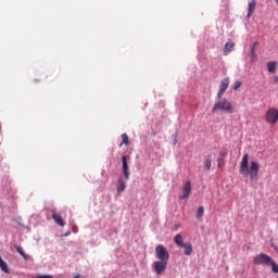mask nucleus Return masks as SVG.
<instances>
[{"instance_id":"obj_1","label":"nucleus","mask_w":278,"mask_h":278,"mask_svg":"<svg viewBox=\"0 0 278 278\" xmlns=\"http://www.w3.org/2000/svg\"><path fill=\"white\" fill-rule=\"evenodd\" d=\"M239 173L243 177H250V179L256 180L260 175V163L251 161L249 167V153H245L241 160Z\"/></svg>"},{"instance_id":"obj_2","label":"nucleus","mask_w":278,"mask_h":278,"mask_svg":"<svg viewBox=\"0 0 278 278\" xmlns=\"http://www.w3.org/2000/svg\"><path fill=\"white\" fill-rule=\"evenodd\" d=\"M227 112L228 114H233V105L226 98H218L215 102L212 112Z\"/></svg>"},{"instance_id":"obj_3","label":"nucleus","mask_w":278,"mask_h":278,"mask_svg":"<svg viewBox=\"0 0 278 278\" xmlns=\"http://www.w3.org/2000/svg\"><path fill=\"white\" fill-rule=\"evenodd\" d=\"M273 262V257H270L268 254L266 253H261L257 254L256 256H254L253 258V263L256 266H270V263Z\"/></svg>"},{"instance_id":"obj_4","label":"nucleus","mask_w":278,"mask_h":278,"mask_svg":"<svg viewBox=\"0 0 278 278\" xmlns=\"http://www.w3.org/2000/svg\"><path fill=\"white\" fill-rule=\"evenodd\" d=\"M155 253L159 262H168V260H170L168 250H166V248H164L162 244L156 245Z\"/></svg>"},{"instance_id":"obj_5","label":"nucleus","mask_w":278,"mask_h":278,"mask_svg":"<svg viewBox=\"0 0 278 278\" xmlns=\"http://www.w3.org/2000/svg\"><path fill=\"white\" fill-rule=\"evenodd\" d=\"M265 121L268 125H277L278 110L276 108H269L266 112Z\"/></svg>"},{"instance_id":"obj_6","label":"nucleus","mask_w":278,"mask_h":278,"mask_svg":"<svg viewBox=\"0 0 278 278\" xmlns=\"http://www.w3.org/2000/svg\"><path fill=\"white\" fill-rule=\"evenodd\" d=\"M168 266V262L166 261H156L153 263L152 268L154 269V273L156 275H164V273L166 271V268Z\"/></svg>"},{"instance_id":"obj_7","label":"nucleus","mask_w":278,"mask_h":278,"mask_svg":"<svg viewBox=\"0 0 278 278\" xmlns=\"http://www.w3.org/2000/svg\"><path fill=\"white\" fill-rule=\"evenodd\" d=\"M192 194V182L190 180H187L182 188V194L179 195V199H190V195Z\"/></svg>"},{"instance_id":"obj_8","label":"nucleus","mask_w":278,"mask_h":278,"mask_svg":"<svg viewBox=\"0 0 278 278\" xmlns=\"http://www.w3.org/2000/svg\"><path fill=\"white\" fill-rule=\"evenodd\" d=\"M229 84H230L229 77H226L220 81L217 99H222L225 92H227V88H229Z\"/></svg>"},{"instance_id":"obj_9","label":"nucleus","mask_w":278,"mask_h":278,"mask_svg":"<svg viewBox=\"0 0 278 278\" xmlns=\"http://www.w3.org/2000/svg\"><path fill=\"white\" fill-rule=\"evenodd\" d=\"M122 170L126 180L129 179V164L127 163V156L122 155Z\"/></svg>"},{"instance_id":"obj_10","label":"nucleus","mask_w":278,"mask_h":278,"mask_svg":"<svg viewBox=\"0 0 278 278\" xmlns=\"http://www.w3.org/2000/svg\"><path fill=\"white\" fill-rule=\"evenodd\" d=\"M52 220L59 225V227H64L65 223L62 218V215L55 213V210H52Z\"/></svg>"},{"instance_id":"obj_11","label":"nucleus","mask_w":278,"mask_h":278,"mask_svg":"<svg viewBox=\"0 0 278 278\" xmlns=\"http://www.w3.org/2000/svg\"><path fill=\"white\" fill-rule=\"evenodd\" d=\"M255 5H257V2L255 0H251V2H249L248 18H251V16H253V13L255 12Z\"/></svg>"},{"instance_id":"obj_12","label":"nucleus","mask_w":278,"mask_h":278,"mask_svg":"<svg viewBox=\"0 0 278 278\" xmlns=\"http://www.w3.org/2000/svg\"><path fill=\"white\" fill-rule=\"evenodd\" d=\"M127 188V184L123 181V178H119L117 180V194H121V192H125Z\"/></svg>"},{"instance_id":"obj_13","label":"nucleus","mask_w":278,"mask_h":278,"mask_svg":"<svg viewBox=\"0 0 278 278\" xmlns=\"http://www.w3.org/2000/svg\"><path fill=\"white\" fill-rule=\"evenodd\" d=\"M236 47V43L233 41L226 42L224 47V53L227 55V53H231L233 51V48Z\"/></svg>"},{"instance_id":"obj_14","label":"nucleus","mask_w":278,"mask_h":278,"mask_svg":"<svg viewBox=\"0 0 278 278\" xmlns=\"http://www.w3.org/2000/svg\"><path fill=\"white\" fill-rule=\"evenodd\" d=\"M180 249L185 250V255H187V256L192 255V243L187 242Z\"/></svg>"},{"instance_id":"obj_15","label":"nucleus","mask_w":278,"mask_h":278,"mask_svg":"<svg viewBox=\"0 0 278 278\" xmlns=\"http://www.w3.org/2000/svg\"><path fill=\"white\" fill-rule=\"evenodd\" d=\"M174 242L180 249L186 244V243H184V237L181 235H179V233L174 237Z\"/></svg>"},{"instance_id":"obj_16","label":"nucleus","mask_w":278,"mask_h":278,"mask_svg":"<svg viewBox=\"0 0 278 278\" xmlns=\"http://www.w3.org/2000/svg\"><path fill=\"white\" fill-rule=\"evenodd\" d=\"M14 249L17 251V253H20V255L23 257V260H25V261L29 260V255L25 254V251L23 250L22 247L15 244Z\"/></svg>"},{"instance_id":"obj_17","label":"nucleus","mask_w":278,"mask_h":278,"mask_svg":"<svg viewBox=\"0 0 278 278\" xmlns=\"http://www.w3.org/2000/svg\"><path fill=\"white\" fill-rule=\"evenodd\" d=\"M255 47H257V41H255L251 48V60L255 62L257 60V53H255Z\"/></svg>"},{"instance_id":"obj_18","label":"nucleus","mask_w":278,"mask_h":278,"mask_svg":"<svg viewBox=\"0 0 278 278\" xmlns=\"http://www.w3.org/2000/svg\"><path fill=\"white\" fill-rule=\"evenodd\" d=\"M0 268L3 273H10V269L8 268V263L3 261V258L0 256Z\"/></svg>"},{"instance_id":"obj_19","label":"nucleus","mask_w":278,"mask_h":278,"mask_svg":"<svg viewBox=\"0 0 278 278\" xmlns=\"http://www.w3.org/2000/svg\"><path fill=\"white\" fill-rule=\"evenodd\" d=\"M267 68L269 71V73H274L275 71H277V63L276 62H268L267 63Z\"/></svg>"},{"instance_id":"obj_20","label":"nucleus","mask_w":278,"mask_h":278,"mask_svg":"<svg viewBox=\"0 0 278 278\" xmlns=\"http://www.w3.org/2000/svg\"><path fill=\"white\" fill-rule=\"evenodd\" d=\"M123 144H126V146L129 144V137L127 136V134L122 135V142H121L119 147H123Z\"/></svg>"},{"instance_id":"obj_21","label":"nucleus","mask_w":278,"mask_h":278,"mask_svg":"<svg viewBox=\"0 0 278 278\" xmlns=\"http://www.w3.org/2000/svg\"><path fill=\"white\" fill-rule=\"evenodd\" d=\"M212 168V159L206 157L204 161V169L210 170Z\"/></svg>"},{"instance_id":"obj_22","label":"nucleus","mask_w":278,"mask_h":278,"mask_svg":"<svg viewBox=\"0 0 278 278\" xmlns=\"http://www.w3.org/2000/svg\"><path fill=\"white\" fill-rule=\"evenodd\" d=\"M203 214H205V208L200 206L197 212V218H203Z\"/></svg>"},{"instance_id":"obj_23","label":"nucleus","mask_w":278,"mask_h":278,"mask_svg":"<svg viewBox=\"0 0 278 278\" xmlns=\"http://www.w3.org/2000/svg\"><path fill=\"white\" fill-rule=\"evenodd\" d=\"M269 266L271 267V270L274 273H277L278 274V265L277 263L275 262V260H271V262L269 263Z\"/></svg>"},{"instance_id":"obj_24","label":"nucleus","mask_w":278,"mask_h":278,"mask_svg":"<svg viewBox=\"0 0 278 278\" xmlns=\"http://www.w3.org/2000/svg\"><path fill=\"white\" fill-rule=\"evenodd\" d=\"M242 86V81L236 80L233 85V90H238Z\"/></svg>"},{"instance_id":"obj_25","label":"nucleus","mask_w":278,"mask_h":278,"mask_svg":"<svg viewBox=\"0 0 278 278\" xmlns=\"http://www.w3.org/2000/svg\"><path fill=\"white\" fill-rule=\"evenodd\" d=\"M223 165H224L223 157H217V166H218V168H223Z\"/></svg>"},{"instance_id":"obj_26","label":"nucleus","mask_w":278,"mask_h":278,"mask_svg":"<svg viewBox=\"0 0 278 278\" xmlns=\"http://www.w3.org/2000/svg\"><path fill=\"white\" fill-rule=\"evenodd\" d=\"M36 278H53L51 275H42V276H37Z\"/></svg>"},{"instance_id":"obj_27","label":"nucleus","mask_w":278,"mask_h":278,"mask_svg":"<svg viewBox=\"0 0 278 278\" xmlns=\"http://www.w3.org/2000/svg\"><path fill=\"white\" fill-rule=\"evenodd\" d=\"M173 144H174V146L177 144V135H174V136H173Z\"/></svg>"},{"instance_id":"obj_28","label":"nucleus","mask_w":278,"mask_h":278,"mask_svg":"<svg viewBox=\"0 0 278 278\" xmlns=\"http://www.w3.org/2000/svg\"><path fill=\"white\" fill-rule=\"evenodd\" d=\"M274 81H276V84H278V76H274Z\"/></svg>"},{"instance_id":"obj_29","label":"nucleus","mask_w":278,"mask_h":278,"mask_svg":"<svg viewBox=\"0 0 278 278\" xmlns=\"http://www.w3.org/2000/svg\"><path fill=\"white\" fill-rule=\"evenodd\" d=\"M74 278H79V275H76Z\"/></svg>"},{"instance_id":"obj_30","label":"nucleus","mask_w":278,"mask_h":278,"mask_svg":"<svg viewBox=\"0 0 278 278\" xmlns=\"http://www.w3.org/2000/svg\"><path fill=\"white\" fill-rule=\"evenodd\" d=\"M276 4L278 5V0H276Z\"/></svg>"}]
</instances>
